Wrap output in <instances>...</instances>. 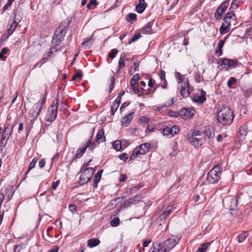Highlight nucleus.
<instances>
[{
	"mask_svg": "<svg viewBox=\"0 0 252 252\" xmlns=\"http://www.w3.org/2000/svg\"><path fill=\"white\" fill-rule=\"evenodd\" d=\"M46 94L47 92H45V94L43 96L42 99L40 100L38 102L34 104L32 108L30 110L28 116L31 124H32L34 121L37 119L40 113L42 106L45 104L46 101Z\"/></svg>",
	"mask_w": 252,
	"mask_h": 252,
	"instance_id": "f03ea898",
	"label": "nucleus"
},
{
	"mask_svg": "<svg viewBox=\"0 0 252 252\" xmlns=\"http://www.w3.org/2000/svg\"><path fill=\"white\" fill-rule=\"evenodd\" d=\"M218 63L222 66V68L228 69L236 67L239 64V62L228 58H220L219 59Z\"/></svg>",
	"mask_w": 252,
	"mask_h": 252,
	"instance_id": "6e6552de",
	"label": "nucleus"
},
{
	"mask_svg": "<svg viewBox=\"0 0 252 252\" xmlns=\"http://www.w3.org/2000/svg\"><path fill=\"white\" fill-rule=\"evenodd\" d=\"M174 207L173 204H169L167 207L165 209L164 211L160 214L158 220L161 222L163 221L167 216L174 210Z\"/></svg>",
	"mask_w": 252,
	"mask_h": 252,
	"instance_id": "ddd939ff",
	"label": "nucleus"
},
{
	"mask_svg": "<svg viewBox=\"0 0 252 252\" xmlns=\"http://www.w3.org/2000/svg\"><path fill=\"white\" fill-rule=\"evenodd\" d=\"M58 96H57V98L54 100L53 104L48 108L46 116L47 122H53L56 120L58 113Z\"/></svg>",
	"mask_w": 252,
	"mask_h": 252,
	"instance_id": "423d86ee",
	"label": "nucleus"
},
{
	"mask_svg": "<svg viewBox=\"0 0 252 252\" xmlns=\"http://www.w3.org/2000/svg\"><path fill=\"white\" fill-rule=\"evenodd\" d=\"M142 37V35L140 34V33H137L135 34L129 41H128V44H130L131 43L135 42L137 40H138L139 38Z\"/></svg>",
	"mask_w": 252,
	"mask_h": 252,
	"instance_id": "c03bdc74",
	"label": "nucleus"
},
{
	"mask_svg": "<svg viewBox=\"0 0 252 252\" xmlns=\"http://www.w3.org/2000/svg\"><path fill=\"white\" fill-rule=\"evenodd\" d=\"M240 2L238 0H233L230 8L232 9H236L239 8V5L238 3Z\"/></svg>",
	"mask_w": 252,
	"mask_h": 252,
	"instance_id": "37998d69",
	"label": "nucleus"
},
{
	"mask_svg": "<svg viewBox=\"0 0 252 252\" xmlns=\"http://www.w3.org/2000/svg\"><path fill=\"white\" fill-rule=\"evenodd\" d=\"M240 134L242 135H246L247 133V129L245 126H241L239 128Z\"/></svg>",
	"mask_w": 252,
	"mask_h": 252,
	"instance_id": "5fc2aeb1",
	"label": "nucleus"
},
{
	"mask_svg": "<svg viewBox=\"0 0 252 252\" xmlns=\"http://www.w3.org/2000/svg\"><path fill=\"white\" fill-rule=\"evenodd\" d=\"M23 18V14L21 10L19 8H16L13 10V12L11 16V19H12V22L19 24Z\"/></svg>",
	"mask_w": 252,
	"mask_h": 252,
	"instance_id": "f8f14e48",
	"label": "nucleus"
},
{
	"mask_svg": "<svg viewBox=\"0 0 252 252\" xmlns=\"http://www.w3.org/2000/svg\"><path fill=\"white\" fill-rule=\"evenodd\" d=\"M134 111L126 115L122 120V125L123 126H128L131 123L134 117Z\"/></svg>",
	"mask_w": 252,
	"mask_h": 252,
	"instance_id": "dca6fc26",
	"label": "nucleus"
},
{
	"mask_svg": "<svg viewBox=\"0 0 252 252\" xmlns=\"http://www.w3.org/2000/svg\"><path fill=\"white\" fill-rule=\"evenodd\" d=\"M211 242H207L201 245L196 252H205L206 249L210 246Z\"/></svg>",
	"mask_w": 252,
	"mask_h": 252,
	"instance_id": "c756f323",
	"label": "nucleus"
},
{
	"mask_svg": "<svg viewBox=\"0 0 252 252\" xmlns=\"http://www.w3.org/2000/svg\"><path fill=\"white\" fill-rule=\"evenodd\" d=\"M100 243V241L98 239L92 238L88 241L87 245L89 247L92 248L98 245Z\"/></svg>",
	"mask_w": 252,
	"mask_h": 252,
	"instance_id": "393cba45",
	"label": "nucleus"
},
{
	"mask_svg": "<svg viewBox=\"0 0 252 252\" xmlns=\"http://www.w3.org/2000/svg\"><path fill=\"white\" fill-rule=\"evenodd\" d=\"M237 206V200L236 199H232L230 202V210H234Z\"/></svg>",
	"mask_w": 252,
	"mask_h": 252,
	"instance_id": "79ce46f5",
	"label": "nucleus"
},
{
	"mask_svg": "<svg viewBox=\"0 0 252 252\" xmlns=\"http://www.w3.org/2000/svg\"><path fill=\"white\" fill-rule=\"evenodd\" d=\"M178 73V75L177 76V79L178 80V83L180 84L181 83H183L184 81L185 78L184 76L182 74H180L179 73Z\"/></svg>",
	"mask_w": 252,
	"mask_h": 252,
	"instance_id": "0e129e2a",
	"label": "nucleus"
},
{
	"mask_svg": "<svg viewBox=\"0 0 252 252\" xmlns=\"http://www.w3.org/2000/svg\"><path fill=\"white\" fill-rule=\"evenodd\" d=\"M103 172V170H100L98 171L95 174L93 180V186L94 187H96L97 186V184L100 181L101 175Z\"/></svg>",
	"mask_w": 252,
	"mask_h": 252,
	"instance_id": "b1692460",
	"label": "nucleus"
},
{
	"mask_svg": "<svg viewBox=\"0 0 252 252\" xmlns=\"http://www.w3.org/2000/svg\"><path fill=\"white\" fill-rule=\"evenodd\" d=\"M180 94L184 98L188 97L190 95L189 83L188 80L184 81L182 84Z\"/></svg>",
	"mask_w": 252,
	"mask_h": 252,
	"instance_id": "9b49d317",
	"label": "nucleus"
},
{
	"mask_svg": "<svg viewBox=\"0 0 252 252\" xmlns=\"http://www.w3.org/2000/svg\"><path fill=\"white\" fill-rule=\"evenodd\" d=\"M162 134L164 135L172 136V130L170 127L166 126L162 129Z\"/></svg>",
	"mask_w": 252,
	"mask_h": 252,
	"instance_id": "58836bf2",
	"label": "nucleus"
},
{
	"mask_svg": "<svg viewBox=\"0 0 252 252\" xmlns=\"http://www.w3.org/2000/svg\"><path fill=\"white\" fill-rule=\"evenodd\" d=\"M98 4L96 0H91L87 4V7L88 9H92L94 8Z\"/></svg>",
	"mask_w": 252,
	"mask_h": 252,
	"instance_id": "e433bc0d",
	"label": "nucleus"
},
{
	"mask_svg": "<svg viewBox=\"0 0 252 252\" xmlns=\"http://www.w3.org/2000/svg\"><path fill=\"white\" fill-rule=\"evenodd\" d=\"M223 14V13L222 12L220 11L218 9H217V11L215 13V17L217 19L220 20Z\"/></svg>",
	"mask_w": 252,
	"mask_h": 252,
	"instance_id": "603ef678",
	"label": "nucleus"
},
{
	"mask_svg": "<svg viewBox=\"0 0 252 252\" xmlns=\"http://www.w3.org/2000/svg\"><path fill=\"white\" fill-rule=\"evenodd\" d=\"M235 19L236 16L232 12L227 13L223 18L225 24L228 26H231V21H234Z\"/></svg>",
	"mask_w": 252,
	"mask_h": 252,
	"instance_id": "a211bd4d",
	"label": "nucleus"
},
{
	"mask_svg": "<svg viewBox=\"0 0 252 252\" xmlns=\"http://www.w3.org/2000/svg\"><path fill=\"white\" fill-rule=\"evenodd\" d=\"M194 102L197 103L199 104H202L206 100V92L204 90H201L200 94H195L192 98Z\"/></svg>",
	"mask_w": 252,
	"mask_h": 252,
	"instance_id": "4468645a",
	"label": "nucleus"
},
{
	"mask_svg": "<svg viewBox=\"0 0 252 252\" xmlns=\"http://www.w3.org/2000/svg\"><path fill=\"white\" fill-rule=\"evenodd\" d=\"M147 6L145 0H139V3L136 6V11L139 13H142Z\"/></svg>",
	"mask_w": 252,
	"mask_h": 252,
	"instance_id": "412c9836",
	"label": "nucleus"
},
{
	"mask_svg": "<svg viewBox=\"0 0 252 252\" xmlns=\"http://www.w3.org/2000/svg\"><path fill=\"white\" fill-rule=\"evenodd\" d=\"M94 172V169L93 167L84 169L79 179V184L84 185L87 183L91 180Z\"/></svg>",
	"mask_w": 252,
	"mask_h": 252,
	"instance_id": "0eeeda50",
	"label": "nucleus"
},
{
	"mask_svg": "<svg viewBox=\"0 0 252 252\" xmlns=\"http://www.w3.org/2000/svg\"><path fill=\"white\" fill-rule=\"evenodd\" d=\"M113 147L114 149H115L116 151H120L121 150L122 148L121 146V142L119 140H116L115 141L113 144Z\"/></svg>",
	"mask_w": 252,
	"mask_h": 252,
	"instance_id": "ea45409f",
	"label": "nucleus"
},
{
	"mask_svg": "<svg viewBox=\"0 0 252 252\" xmlns=\"http://www.w3.org/2000/svg\"><path fill=\"white\" fill-rule=\"evenodd\" d=\"M119 158L121 160L125 161L128 158V155L126 153H123L120 155Z\"/></svg>",
	"mask_w": 252,
	"mask_h": 252,
	"instance_id": "680f3d73",
	"label": "nucleus"
},
{
	"mask_svg": "<svg viewBox=\"0 0 252 252\" xmlns=\"http://www.w3.org/2000/svg\"><path fill=\"white\" fill-rule=\"evenodd\" d=\"M12 2H13L11 1V0H8L7 3L2 8L3 11L7 10L8 8L11 5Z\"/></svg>",
	"mask_w": 252,
	"mask_h": 252,
	"instance_id": "69168bd1",
	"label": "nucleus"
},
{
	"mask_svg": "<svg viewBox=\"0 0 252 252\" xmlns=\"http://www.w3.org/2000/svg\"><path fill=\"white\" fill-rule=\"evenodd\" d=\"M151 148V145L149 143H143L135 149L137 150L139 155H144L149 152Z\"/></svg>",
	"mask_w": 252,
	"mask_h": 252,
	"instance_id": "2eb2a0df",
	"label": "nucleus"
},
{
	"mask_svg": "<svg viewBox=\"0 0 252 252\" xmlns=\"http://www.w3.org/2000/svg\"><path fill=\"white\" fill-rule=\"evenodd\" d=\"M139 121L143 124H147L149 122V119L144 116H141L139 118Z\"/></svg>",
	"mask_w": 252,
	"mask_h": 252,
	"instance_id": "4d7b16f0",
	"label": "nucleus"
},
{
	"mask_svg": "<svg viewBox=\"0 0 252 252\" xmlns=\"http://www.w3.org/2000/svg\"><path fill=\"white\" fill-rule=\"evenodd\" d=\"M172 130V136L173 137L175 134H177L179 131V129L178 126H173L170 127Z\"/></svg>",
	"mask_w": 252,
	"mask_h": 252,
	"instance_id": "864d4df0",
	"label": "nucleus"
},
{
	"mask_svg": "<svg viewBox=\"0 0 252 252\" xmlns=\"http://www.w3.org/2000/svg\"><path fill=\"white\" fill-rule=\"evenodd\" d=\"M121 102L115 100L111 105V114L113 115L118 109Z\"/></svg>",
	"mask_w": 252,
	"mask_h": 252,
	"instance_id": "a878e982",
	"label": "nucleus"
},
{
	"mask_svg": "<svg viewBox=\"0 0 252 252\" xmlns=\"http://www.w3.org/2000/svg\"><path fill=\"white\" fill-rule=\"evenodd\" d=\"M203 132L205 138L207 136L208 138L212 139L214 138L215 135V129L212 126H208L206 128L205 131Z\"/></svg>",
	"mask_w": 252,
	"mask_h": 252,
	"instance_id": "aec40b11",
	"label": "nucleus"
},
{
	"mask_svg": "<svg viewBox=\"0 0 252 252\" xmlns=\"http://www.w3.org/2000/svg\"><path fill=\"white\" fill-rule=\"evenodd\" d=\"M237 80L234 77H231L227 81V86L229 88L232 87V85L236 84Z\"/></svg>",
	"mask_w": 252,
	"mask_h": 252,
	"instance_id": "a18cd8bd",
	"label": "nucleus"
},
{
	"mask_svg": "<svg viewBox=\"0 0 252 252\" xmlns=\"http://www.w3.org/2000/svg\"><path fill=\"white\" fill-rule=\"evenodd\" d=\"M131 88H132L133 92L135 94H137L139 96L141 95V94H140L141 91L139 88L135 87V86H134L133 87H131Z\"/></svg>",
	"mask_w": 252,
	"mask_h": 252,
	"instance_id": "bf43d9fd",
	"label": "nucleus"
},
{
	"mask_svg": "<svg viewBox=\"0 0 252 252\" xmlns=\"http://www.w3.org/2000/svg\"><path fill=\"white\" fill-rule=\"evenodd\" d=\"M230 27V26L225 25L224 24H223L220 28V34L223 35L227 33L229 31Z\"/></svg>",
	"mask_w": 252,
	"mask_h": 252,
	"instance_id": "72a5a7b5",
	"label": "nucleus"
},
{
	"mask_svg": "<svg viewBox=\"0 0 252 252\" xmlns=\"http://www.w3.org/2000/svg\"><path fill=\"white\" fill-rule=\"evenodd\" d=\"M128 18L131 20L133 21L136 19V15L133 13H130L128 15Z\"/></svg>",
	"mask_w": 252,
	"mask_h": 252,
	"instance_id": "774afa93",
	"label": "nucleus"
},
{
	"mask_svg": "<svg viewBox=\"0 0 252 252\" xmlns=\"http://www.w3.org/2000/svg\"><path fill=\"white\" fill-rule=\"evenodd\" d=\"M118 50L116 49H113L109 54V57L111 59H114L116 55L118 53Z\"/></svg>",
	"mask_w": 252,
	"mask_h": 252,
	"instance_id": "09e8293b",
	"label": "nucleus"
},
{
	"mask_svg": "<svg viewBox=\"0 0 252 252\" xmlns=\"http://www.w3.org/2000/svg\"><path fill=\"white\" fill-rule=\"evenodd\" d=\"M8 51V49L6 48H3L0 52V59H2L4 58V55L6 54Z\"/></svg>",
	"mask_w": 252,
	"mask_h": 252,
	"instance_id": "052dcab7",
	"label": "nucleus"
},
{
	"mask_svg": "<svg viewBox=\"0 0 252 252\" xmlns=\"http://www.w3.org/2000/svg\"><path fill=\"white\" fill-rule=\"evenodd\" d=\"M139 64L136 62H134L133 65L131 67L130 70L131 71H133V72H135L137 69V68L138 67Z\"/></svg>",
	"mask_w": 252,
	"mask_h": 252,
	"instance_id": "e2e57ef3",
	"label": "nucleus"
},
{
	"mask_svg": "<svg viewBox=\"0 0 252 252\" xmlns=\"http://www.w3.org/2000/svg\"><path fill=\"white\" fill-rule=\"evenodd\" d=\"M139 155L138 153V152L135 149L134 150L132 154L130 157V160L134 159L138 157V156Z\"/></svg>",
	"mask_w": 252,
	"mask_h": 252,
	"instance_id": "6e6d98bb",
	"label": "nucleus"
},
{
	"mask_svg": "<svg viewBox=\"0 0 252 252\" xmlns=\"http://www.w3.org/2000/svg\"><path fill=\"white\" fill-rule=\"evenodd\" d=\"M153 22H150L146 24L144 27L140 30L141 32L143 34H152L153 32L152 27L153 25Z\"/></svg>",
	"mask_w": 252,
	"mask_h": 252,
	"instance_id": "6ab92c4d",
	"label": "nucleus"
},
{
	"mask_svg": "<svg viewBox=\"0 0 252 252\" xmlns=\"http://www.w3.org/2000/svg\"><path fill=\"white\" fill-rule=\"evenodd\" d=\"M180 241V238L174 236H171L161 245L158 244L160 252H169Z\"/></svg>",
	"mask_w": 252,
	"mask_h": 252,
	"instance_id": "39448f33",
	"label": "nucleus"
},
{
	"mask_svg": "<svg viewBox=\"0 0 252 252\" xmlns=\"http://www.w3.org/2000/svg\"><path fill=\"white\" fill-rule=\"evenodd\" d=\"M13 128V126H12L11 127V128H8L7 127H5L3 132L4 133L7 134L8 135L10 136L11 133L12 131Z\"/></svg>",
	"mask_w": 252,
	"mask_h": 252,
	"instance_id": "13d9d810",
	"label": "nucleus"
},
{
	"mask_svg": "<svg viewBox=\"0 0 252 252\" xmlns=\"http://www.w3.org/2000/svg\"><path fill=\"white\" fill-rule=\"evenodd\" d=\"M195 113V110L192 108H182L179 112V115L184 120L192 118Z\"/></svg>",
	"mask_w": 252,
	"mask_h": 252,
	"instance_id": "1a4fd4ad",
	"label": "nucleus"
},
{
	"mask_svg": "<svg viewBox=\"0 0 252 252\" xmlns=\"http://www.w3.org/2000/svg\"><path fill=\"white\" fill-rule=\"evenodd\" d=\"M91 139H90L83 147L77 149L75 156L76 158H79L83 155L87 149L89 147Z\"/></svg>",
	"mask_w": 252,
	"mask_h": 252,
	"instance_id": "f3484780",
	"label": "nucleus"
},
{
	"mask_svg": "<svg viewBox=\"0 0 252 252\" xmlns=\"http://www.w3.org/2000/svg\"><path fill=\"white\" fill-rule=\"evenodd\" d=\"M45 163H46V162H45V159H44V158L41 159L39 160V163H38L39 167L40 168L44 167L45 165Z\"/></svg>",
	"mask_w": 252,
	"mask_h": 252,
	"instance_id": "338daca9",
	"label": "nucleus"
},
{
	"mask_svg": "<svg viewBox=\"0 0 252 252\" xmlns=\"http://www.w3.org/2000/svg\"><path fill=\"white\" fill-rule=\"evenodd\" d=\"M222 168L220 166H215L207 174V180L209 184H215L220 179Z\"/></svg>",
	"mask_w": 252,
	"mask_h": 252,
	"instance_id": "20e7f679",
	"label": "nucleus"
},
{
	"mask_svg": "<svg viewBox=\"0 0 252 252\" xmlns=\"http://www.w3.org/2000/svg\"><path fill=\"white\" fill-rule=\"evenodd\" d=\"M23 244H19L14 246V252H19L23 248Z\"/></svg>",
	"mask_w": 252,
	"mask_h": 252,
	"instance_id": "3c124183",
	"label": "nucleus"
},
{
	"mask_svg": "<svg viewBox=\"0 0 252 252\" xmlns=\"http://www.w3.org/2000/svg\"><path fill=\"white\" fill-rule=\"evenodd\" d=\"M248 236V232L244 231L242 233L238 235V241L239 243L244 242L247 237Z\"/></svg>",
	"mask_w": 252,
	"mask_h": 252,
	"instance_id": "2f4dec72",
	"label": "nucleus"
},
{
	"mask_svg": "<svg viewBox=\"0 0 252 252\" xmlns=\"http://www.w3.org/2000/svg\"><path fill=\"white\" fill-rule=\"evenodd\" d=\"M120 220L119 218H114L111 221V225L112 226H117L119 224Z\"/></svg>",
	"mask_w": 252,
	"mask_h": 252,
	"instance_id": "de8ad7c7",
	"label": "nucleus"
},
{
	"mask_svg": "<svg viewBox=\"0 0 252 252\" xmlns=\"http://www.w3.org/2000/svg\"><path fill=\"white\" fill-rule=\"evenodd\" d=\"M115 77L114 76H111V83L109 86V93H110L111 91H112L113 89L114 88V86L115 84Z\"/></svg>",
	"mask_w": 252,
	"mask_h": 252,
	"instance_id": "8fccbe9b",
	"label": "nucleus"
},
{
	"mask_svg": "<svg viewBox=\"0 0 252 252\" xmlns=\"http://www.w3.org/2000/svg\"><path fill=\"white\" fill-rule=\"evenodd\" d=\"M69 25V21L65 20L64 21H63L59 26L58 30H63V31H64L65 32H66L67 29L68 28Z\"/></svg>",
	"mask_w": 252,
	"mask_h": 252,
	"instance_id": "c85d7f7f",
	"label": "nucleus"
},
{
	"mask_svg": "<svg viewBox=\"0 0 252 252\" xmlns=\"http://www.w3.org/2000/svg\"><path fill=\"white\" fill-rule=\"evenodd\" d=\"M66 32L63 30H57L55 31L52 41L56 46L59 45L65 36Z\"/></svg>",
	"mask_w": 252,
	"mask_h": 252,
	"instance_id": "9d476101",
	"label": "nucleus"
},
{
	"mask_svg": "<svg viewBox=\"0 0 252 252\" xmlns=\"http://www.w3.org/2000/svg\"><path fill=\"white\" fill-rule=\"evenodd\" d=\"M128 58L126 57V56H121L119 60V67L118 69V70L116 72V74H118L120 71V69L121 68H122L125 66L126 63H125V61L128 60Z\"/></svg>",
	"mask_w": 252,
	"mask_h": 252,
	"instance_id": "5701e85b",
	"label": "nucleus"
},
{
	"mask_svg": "<svg viewBox=\"0 0 252 252\" xmlns=\"http://www.w3.org/2000/svg\"><path fill=\"white\" fill-rule=\"evenodd\" d=\"M149 252H160L158 244H153Z\"/></svg>",
	"mask_w": 252,
	"mask_h": 252,
	"instance_id": "a19ab883",
	"label": "nucleus"
},
{
	"mask_svg": "<svg viewBox=\"0 0 252 252\" xmlns=\"http://www.w3.org/2000/svg\"><path fill=\"white\" fill-rule=\"evenodd\" d=\"M139 78V74L138 73H136L134 75L130 81V84L131 87L135 86Z\"/></svg>",
	"mask_w": 252,
	"mask_h": 252,
	"instance_id": "473e14b6",
	"label": "nucleus"
},
{
	"mask_svg": "<svg viewBox=\"0 0 252 252\" xmlns=\"http://www.w3.org/2000/svg\"><path fill=\"white\" fill-rule=\"evenodd\" d=\"M18 24L12 22L9 28L7 29L9 35H11L15 31Z\"/></svg>",
	"mask_w": 252,
	"mask_h": 252,
	"instance_id": "c9c22d12",
	"label": "nucleus"
},
{
	"mask_svg": "<svg viewBox=\"0 0 252 252\" xmlns=\"http://www.w3.org/2000/svg\"><path fill=\"white\" fill-rule=\"evenodd\" d=\"M96 141L98 143H100L105 141V137L103 129H100L97 132L96 136Z\"/></svg>",
	"mask_w": 252,
	"mask_h": 252,
	"instance_id": "4be33fe9",
	"label": "nucleus"
},
{
	"mask_svg": "<svg viewBox=\"0 0 252 252\" xmlns=\"http://www.w3.org/2000/svg\"><path fill=\"white\" fill-rule=\"evenodd\" d=\"M218 120L222 125H229L232 123L234 119L233 112L231 109L224 106L218 112Z\"/></svg>",
	"mask_w": 252,
	"mask_h": 252,
	"instance_id": "f257e3e1",
	"label": "nucleus"
},
{
	"mask_svg": "<svg viewBox=\"0 0 252 252\" xmlns=\"http://www.w3.org/2000/svg\"><path fill=\"white\" fill-rule=\"evenodd\" d=\"M83 76L82 72L80 70H77L75 71V75L72 77V80H75L78 79L79 80L82 79Z\"/></svg>",
	"mask_w": 252,
	"mask_h": 252,
	"instance_id": "4c0bfd02",
	"label": "nucleus"
},
{
	"mask_svg": "<svg viewBox=\"0 0 252 252\" xmlns=\"http://www.w3.org/2000/svg\"><path fill=\"white\" fill-rule=\"evenodd\" d=\"M229 5V0H225L221 3L220 6L217 9L222 12L223 13L225 12L226 8Z\"/></svg>",
	"mask_w": 252,
	"mask_h": 252,
	"instance_id": "bb28decb",
	"label": "nucleus"
},
{
	"mask_svg": "<svg viewBox=\"0 0 252 252\" xmlns=\"http://www.w3.org/2000/svg\"><path fill=\"white\" fill-rule=\"evenodd\" d=\"M93 43V39L92 37L87 38L83 42L82 45L84 48H89Z\"/></svg>",
	"mask_w": 252,
	"mask_h": 252,
	"instance_id": "cd10ccee",
	"label": "nucleus"
},
{
	"mask_svg": "<svg viewBox=\"0 0 252 252\" xmlns=\"http://www.w3.org/2000/svg\"><path fill=\"white\" fill-rule=\"evenodd\" d=\"M38 159V158L36 157H34L32 159V161L30 163L29 167L28 170L27 171V172L25 173V176H26L29 173V171L31 169H32V168H33L35 167V164L37 163Z\"/></svg>",
	"mask_w": 252,
	"mask_h": 252,
	"instance_id": "7c9ffc66",
	"label": "nucleus"
},
{
	"mask_svg": "<svg viewBox=\"0 0 252 252\" xmlns=\"http://www.w3.org/2000/svg\"><path fill=\"white\" fill-rule=\"evenodd\" d=\"M189 143L195 147L200 146L206 141V138L202 131L198 129L194 130L190 135H188Z\"/></svg>",
	"mask_w": 252,
	"mask_h": 252,
	"instance_id": "7ed1b4c3",
	"label": "nucleus"
},
{
	"mask_svg": "<svg viewBox=\"0 0 252 252\" xmlns=\"http://www.w3.org/2000/svg\"><path fill=\"white\" fill-rule=\"evenodd\" d=\"M141 199V196L140 195H136L127 199V203L129 204H134L139 201Z\"/></svg>",
	"mask_w": 252,
	"mask_h": 252,
	"instance_id": "f704fd0d",
	"label": "nucleus"
},
{
	"mask_svg": "<svg viewBox=\"0 0 252 252\" xmlns=\"http://www.w3.org/2000/svg\"><path fill=\"white\" fill-rule=\"evenodd\" d=\"M53 54V51H50L47 53L44 54L43 57L42 58V60L43 61V63H45L46 61L48 59L49 57H51V55Z\"/></svg>",
	"mask_w": 252,
	"mask_h": 252,
	"instance_id": "49530a36",
	"label": "nucleus"
}]
</instances>
